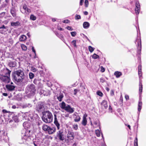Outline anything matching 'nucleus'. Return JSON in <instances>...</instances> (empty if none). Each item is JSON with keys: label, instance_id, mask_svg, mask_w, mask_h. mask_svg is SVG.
<instances>
[{"label": "nucleus", "instance_id": "obj_1", "mask_svg": "<svg viewBox=\"0 0 146 146\" xmlns=\"http://www.w3.org/2000/svg\"><path fill=\"white\" fill-rule=\"evenodd\" d=\"M13 79L18 82H21L24 78V73L21 70H18L15 71L13 76Z\"/></svg>", "mask_w": 146, "mask_h": 146}, {"label": "nucleus", "instance_id": "obj_2", "mask_svg": "<svg viewBox=\"0 0 146 146\" xmlns=\"http://www.w3.org/2000/svg\"><path fill=\"white\" fill-rule=\"evenodd\" d=\"M5 71V75L0 74V80L5 83H7L10 81L11 71L7 68Z\"/></svg>", "mask_w": 146, "mask_h": 146}, {"label": "nucleus", "instance_id": "obj_3", "mask_svg": "<svg viewBox=\"0 0 146 146\" xmlns=\"http://www.w3.org/2000/svg\"><path fill=\"white\" fill-rule=\"evenodd\" d=\"M42 119L45 123H50L52 121V115L49 111H46L43 113Z\"/></svg>", "mask_w": 146, "mask_h": 146}, {"label": "nucleus", "instance_id": "obj_4", "mask_svg": "<svg viewBox=\"0 0 146 146\" xmlns=\"http://www.w3.org/2000/svg\"><path fill=\"white\" fill-rule=\"evenodd\" d=\"M35 91V86L33 84H31L27 87L26 92L28 95L31 96L34 94Z\"/></svg>", "mask_w": 146, "mask_h": 146}, {"label": "nucleus", "instance_id": "obj_5", "mask_svg": "<svg viewBox=\"0 0 146 146\" xmlns=\"http://www.w3.org/2000/svg\"><path fill=\"white\" fill-rule=\"evenodd\" d=\"M56 138L60 141H63L65 139L64 133L62 130H60L57 132L56 135Z\"/></svg>", "mask_w": 146, "mask_h": 146}, {"label": "nucleus", "instance_id": "obj_6", "mask_svg": "<svg viewBox=\"0 0 146 146\" xmlns=\"http://www.w3.org/2000/svg\"><path fill=\"white\" fill-rule=\"evenodd\" d=\"M67 137L68 139L66 140V141L67 142H69V140H73L74 138L73 133L71 131H69L67 135Z\"/></svg>", "mask_w": 146, "mask_h": 146}, {"label": "nucleus", "instance_id": "obj_7", "mask_svg": "<svg viewBox=\"0 0 146 146\" xmlns=\"http://www.w3.org/2000/svg\"><path fill=\"white\" fill-rule=\"evenodd\" d=\"M7 137L6 134H5V131L0 130V141L2 140H4Z\"/></svg>", "mask_w": 146, "mask_h": 146}, {"label": "nucleus", "instance_id": "obj_8", "mask_svg": "<svg viewBox=\"0 0 146 146\" xmlns=\"http://www.w3.org/2000/svg\"><path fill=\"white\" fill-rule=\"evenodd\" d=\"M44 109V105L42 103L41 104H38L36 106V110L38 112L42 111Z\"/></svg>", "mask_w": 146, "mask_h": 146}, {"label": "nucleus", "instance_id": "obj_9", "mask_svg": "<svg viewBox=\"0 0 146 146\" xmlns=\"http://www.w3.org/2000/svg\"><path fill=\"white\" fill-rule=\"evenodd\" d=\"M65 110L70 113H72L74 111V108H72L68 105H67V107Z\"/></svg>", "mask_w": 146, "mask_h": 146}, {"label": "nucleus", "instance_id": "obj_10", "mask_svg": "<svg viewBox=\"0 0 146 146\" xmlns=\"http://www.w3.org/2000/svg\"><path fill=\"white\" fill-rule=\"evenodd\" d=\"M87 116V115L85 113L84 114L83 117V119L82 122V124L84 126H85L87 123V120L86 118V117Z\"/></svg>", "mask_w": 146, "mask_h": 146}, {"label": "nucleus", "instance_id": "obj_11", "mask_svg": "<svg viewBox=\"0 0 146 146\" xmlns=\"http://www.w3.org/2000/svg\"><path fill=\"white\" fill-rule=\"evenodd\" d=\"M54 123L56 126L57 129H60V124L58 122L56 118V114H54Z\"/></svg>", "mask_w": 146, "mask_h": 146}, {"label": "nucleus", "instance_id": "obj_12", "mask_svg": "<svg viewBox=\"0 0 146 146\" xmlns=\"http://www.w3.org/2000/svg\"><path fill=\"white\" fill-rule=\"evenodd\" d=\"M101 105L103 109H106L108 107L107 102L105 100L103 101L101 104Z\"/></svg>", "mask_w": 146, "mask_h": 146}, {"label": "nucleus", "instance_id": "obj_13", "mask_svg": "<svg viewBox=\"0 0 146 146\" xmlns=\"http://www.w3.org/2000/svg\"><path fill=\"white\" fill-rule=\"evenodd\" d=\"M135 43L137 44L138 48L141 49V42L140 39H137Z\"/></svg>", "mask_w": 146, "mask_h": 146}, {"label": "nucleus", "instance_id": "obj_14", "mask_svg": "<svg viewBox=\"0 0 146 146\" xmlns=\"http://www.w3.org/2000/svg\"><path fill=\"white\" fill-rule=\"evenodd\" d=\"M56 129L55 127L51 128L50 127L47 131L48 134H52L54 133L56 131Z\"/></svg>", "mask_w": 146, "mask_h": 146}, {"label": "nucleus", "instance_id": "obj_15", "mask_svg": "<svg viewBox=\"0 0 146 146\" xmlns=\"http://www.w3.org/2000/svg\"><path fill=\"white\" fill-rule=\"evenodd\" d=\"M6 87L7 89L9 91L13 90L15 88L14 86L10 84L7 85Z\"/></svg>", "mask_w": 146, "mask_h": 146}, {"label": "nucleus", "instance_id": "obj_16", "mask_svg": "<svg viewBox=\"0 0 146 146\" xmlns=\"http://www.w3.org/2000/svg\"><path fill=\"white\" fill-rule=\"evenodd\" d=\"M59 105L62 109L64 110L67 107V105H66V104L64 102H62L61 103H60Z\"/></svg>", "mask_w": 146, "mask_h": 146}, {"label": "nucleus", "instance_id": "obj_17", "mask_svg": "<svg viewBox=\"0 0 146 146\" xmlns=\"http://www.w3.org/2000/svg\"><path fill=\"white\" fill-rule=\"evenodd\" d=\"M11 25L13 27H17L21 25V23L18 21L16 22H11Z\"/></svg>", "mask_w": 146, "mask_h": 146}, {"label": "nucleus", "instance_id": "obj_18", "mask_svg": "<svg viewBox=\"0 0 146 146\" xmlns=\"http://www.w3.org/2000/svg\"><path fill=\"white\" fill-rule=\"evenodd\" d=\"M30 131H27L25 132V135H24L23 138L25 140L27 139L28 137L30 135L29 134V133L30 132Z\"/></svg>", "mask_w": 146, "mask_h": 146}, {"label": "nucleus", "instance_id": "obj_19", "mask_svg": "<svg viewBox=\"0 0 146 146\" xmlns=\"http://www.w3.org/2000/svg\"><path fill=\"white\" fill-rule=\"evenodd\" d=\"M50 127L47 125L44 124L42 125V128L43 130L44 131H47Z\"/></svg>", "mask_w": 146, "mask_h": 146}, {"label": "nucleus", "instance_id": "obj_20", "mask_svg": "<svg viewBox=\"0 0 146 146\" xmlns=\"http://www.w3.org/2000/svg\"><path fill=\"white\" fill-rule=\"evenodd\" d=\"M114 75L115 76L116 78H118L122 75V73L120 72L117 71L115 72Z\"/></svg>", "mask_w": 146, "mask_h": 146}, {"label": "nucleus", "instance_id": "obj_21", "mask_svg": "<svg viewBox=\"0 0 146 146\" xmlns=\"http://www.w3.org/2000/svg\"><path fill=\"white\" fill-rule=\"evenodd\" d=\"M83 26L84 28L87 29L89 27L90 24L88 22H85L83 23Z\"/></svg>", "mask_w": 146, "mask_h": 146}, {"label": "nucleus", "instance_id": "obj_22", "mask_svg": "<svg viewBox=\"0 0 146 146\" xmlns=\"http://www.w3.org/2000/svg\"><path fill=\"white\" fill-rule=\"evenodd\" d=\"M9 66L11 67H15L16 65V62H11L9 64Z\"/></svg>", "mask_w": 146, "mask_h": 146}, {"label": "nucleus", "instance_id": "obj_23", "mask_svg": "<svg viewBox=\"0 0 146 146\" xmlns=\"http://www.w3.org/2000/svg\"><path fill=\"white\" fill-rule=\"evenodd\" d=\"M26 39V36L24 35H21L19 38V40L20 41H25Z\"/></svg>", "mask_w": 146, "mask_h": 146}, {"label": "nucleus", "instance_id": "obj_24", "mask_svg": "<svg viewBox=\"0 0 146 146\" xmlns=\"http://www.w3.org/2000/svg\"><path fill=\"white\" fill-rule=\"evenodd\" d=\"M100 125L99 122L98 121H94V123L93 126L94 127H96L98 126H99Z\"/></svg>", "mask_w": 146, "mask_h": 146}, {"label": "nucleus", "instance_id": "obj_25", "mask_svg": "<svg viewBox=\"0 0 146 146\" xmlns=\"http://www.w3.org/2000/svg\"><path fill=\"white\" fill-rule=\"evenodd\" d=\"M142 105V102L140 101L139 102L138 104V110L139 111H140Z\"/></svg>", "mask_w": 146, "mask_h": 146}, {"label": "nucleus", "instance_id": "obj_26", "mask_svg": "<svg viewBox=\"0 0 146 146\" xmlns=\"http://www.w3.org/2000/svg\"><path fill=\"white\" fill-rule=\"evenodd\" d=\"M11 13L13 17L16 16V12L15 9L13 8L11 11Z\"/></svg>", "mask_w": 146, "mask_h": 146}, {"label": "nucleus", "instance_id": "obj_27", "mask_svg": "<svg viewBox=\"0 0 146 146\" xmlns=\"http://www.w3.org/2000/svg\"><path fill=\"white\" fill-rule=\"evenodd\" d=\"M135 11L137 15H138L140 11V8L135 7Z\"/></svg>", "mask_w": 146, "mask_h": 146}, {"label": "nucleus", "instance_id": "obj_28", "mask_svg": "<svg viewBox=\"0 0 146 146\" xmlns=\"http://www.w3.org/2000/svg\"><path fill=\"white\" fill-rule=\"evenodd\" d=\"M80 116L78 115H76V117L74 119V120L75 122H78L80 120Z\"/></svg>", "mask_w": 146, "mask_h": 146}, {"label": "nucleus", "instance_id": "obj_29", "mask_svg": "<svg viewBox=\"0 0 146 146\" xmlns=\"http://www.w3.org/2000/svg\"><path fill=\"white\" fill-rule=\"evenodd\" d=\"M142 90V85L141 82H139V91L140 92H141Z\"/></svg>", "mask_w": 146, "mask_h": 146}, {"label": "nucleus", "instance_id": "obj_30", "mask_svg": "<svg viewBox=\"0 0 146 146\" xmlns=\"http://www.w3.org/2000/svg\"><path fill=\"white\" fill-rule=\"evenodd\" d=\"M63 97V96L62 94H60L59 96L58 97V99L60 101H61Z\"/></svg>", "mask_w": 146, "mask_h": 146}, {"label": "nucleus", "instance_id": "obj_31", "mask_svg": "<svg viewBox=\"0 0 146 146\" xmlns=\"http://www.w3.org/2000/svg\"><path fill=\"white\" fill-rule=\"evenodd\" d=\"M21 47L22 49L23 50H26L27 49V46L24 44L21 45Z\"/></svg>", "mask_w": 146, "mask_h": 146}, {"label": "nucleus", "instance_id": "obj_32", "mask_svg": "<svg viewBox=\"0 0 146 146\" xmlns=\"http://www.w3.org/2000/svg\"><path fill=\"white\" fill-rule=\"evenodd\" d=\"M30 19L33 21L35 20L36 19V17L33 15H31L30 17Z\"/></svg>", "mask_w": 146, "mask_h": 146}, {"label": "nucleus", "instance_id": "obj_33", "mask_svg": "<svg viewBox=\"0 0 146 146\" xmlns=\"http://www.w3.org/2000/svg\"><path fill=\"white\" fill-rule=\"evenodd\" d=\"M95 133L96 135L98 137H99L100 136V131L98 130H96L95 131Z\"/></svg>", "mask_w": 146, "mask_h": 146}, {"label": "nucleus", "instance_id": "obj_34", "mask_svg": "<svg viewBox=\"0 0 146 146\" xmlns=\"http://www.w3.org/2000/svg\"><path fill=\"white\" fill-rule=\"evenodd\" d=\"M29 75V78L31 79H33L34 76V74L32 73H30Z\"/></svg>", "mask_w": 146, "mask_h": 146}, {"label": "nucleus", "instance_id": "obj_35", "mask_svg": "<svg viewBox=\"0 0 146 146\" xmlns=\"http://www.w3.org/2000/svg\"><path fill=\"white\" fill-rule=\"evenodd\" d=\"M31 106H32L30 104H27L25 105H24L23 106V108H26L27 107L30 108V107H31Z\"/></svg>", "mask_w": 146, "mask_h": 146}, {"label": "nucleus", "instance_id": "obj_36", "mask_svg": "<svg viewBox=\"0 0 146 146\" xmlns=\"http://www.w3.org/2000/svg\"><path fill=\"white\" fill-rule=\"evenodd\" d=\"M92 57L94 59H96L99 57V56L96 54H94L92 56Z\"/></svg>", "mask_w": 146, "mask_h": 146}, {"label": "nucleus", "instance_id": "obj_37", "mask_svg": "<svg viewBox=\"0 0 146 146\" xmlns=\"http://www.w3.org/2000/svg\"><path fill=\"white\" fill-rule=\"evenodd\" d=\"M134 146H138L137 138H135L134 142Z\"/></svg>", "mask_w": 146, "mask_h": 146}, {"label": "nucleus", "instance_id": "obj_38", "mask_svg": "<svg viewBox=\"0 0 146 146\" xmlns=\"http://www.w3.org/2000/svg\"><path fill=\"white\" fill-rule=\"evenodd\" d=\"M89 51L91 52H92L94 50V49L91 46H89L88 47Z\"/></svg>", "mask_w": 146, "mask_h": 146}, {"label": "nucleus", "instance_id": "obj_39", "mask_svg": "<svg viewBox=\"0 0 146 146\" xmlns=\"http://www.w3.org/2000/svg\"><path fill=\"white\" fill-rule=\"evenodd\" d=\"M76 41L75 40H74L72 41V44L75 47H76Z\"/></svg>", "mask_w": 146, "mask_h": 146}, {"label": "nucleus", "instance_id": "obj_40", "mask_svg": "<svg viewBox=\"0 0 146 146\" xmlns=\"http://www.w3.org/2000/svg\"><path fill=\"white\" fill-rule=\"evenodd\" d=\"M97 94L98 95L100 96H102L103 95V93L101 92L98 91L97 92Z\"/></svg>", "mask_w": 146, "mask_h": 146}, {"label": "nucleus", "instance_id": "obj_41", "mask_svg": "<svg viewBox=\"0 0 146 146\" xmlns=\"http://www.w3.org/2000/svg\"><path fill=\"white\" fill-rule=\"evenodd\" d=\"M73 128L75 130H76L78 129V125L77 124L74 125L73 126Z\"/></svg>", "mask_w": 146, "mask_h": 146}, {"label": "nucleus", "instance_id": "obj_42", "mask_svg": "<svg viewBox=\"0 0 146 146\" xmlns=\"http://www.w3.org/2000/svg\"><path fill=\"white\" fill-rule=\"evenodd\" d=\"M71 35L72 36H75L76 34V33L75 31L72 32L71 33Z\"/></svg>", "mask_w": 146, "mask_h": 146}, {"label": "nucleus", "instance_id": "obj_43", "mask_svg": "<svg viewBox=\"0 0 146 146\" xmlns=\"http://www.w3.org/2000/svg\"><path fill=\"white\" fill-rule=\"evenodd\" d=\"M88 0H85V5L86 7H88Z\"/></svg>", "mask_w": 146, "mask_h": 146}, {"label": "nucleus", "instance_id": "obj_44", "mask_svg": "<svg viewBox=\"0 0 146 146\" xmlns=\"http://www.w3.org/2000/svg\"><path fill=\"white\" fill-rule=\"evenodd\" d=\"M136 7L140 8V5L138 2H136L135 4Z\"/></svg>", "mask_w": 146, "mask_h": 146}, {"label": "nucleus", "instance_id": "obj_45", "mask_svg": "<svg viewBox=\"0 0 146 146\" xmlns=\"http://www.w3.org/2000/svg\"><path fill=\"white\" fill-rule=\"evenodd\" d=\"M81 18L80 15H76L75 16V19H79Z\"/></svg>", "mask_w": 146, "mask_h": 146}, {"label": "nucleus", "instance_id": "obj_46", "mask_svg": "<svg viewBox=\"0 0 146 146\" xmlns=\"http://www.w3.org/2000/svg\"><path fill=\"white\" fill-rule=\"evenodd\" d=\"M25 11L26 13H29L31 12V10L27 8L26 10H25Z\"/></svg>", "mask_w": 146, "mask_h": 146}, {"label": "nucleus", "instance_id": "obj_47", "mask_svg": "<svg viewBox=\"0 0 146 146\" xmlns=\"http://www.w3.org/2000/svg\"><path fill=\"white\" fill-rule=\"evenodd\" d=\"M138 74L139 76H141V69H138Z\"/></svg>", "mask_w": 146, "mask_h": 146}, {"label": "nucleus", "instance_id": "obj_48", "mask_svg": "<svg viewBox=\"0 0 146 146\" xmlns=\"http://www.w3.org/2000/svg\"><path fill=\"white\" fill-rule=\"evenodd\" d=\"M31 70L33 72H35L36 71V68L33 67H31Z\"/></svg>", "mask_w": 146, "mask_h": 146}, {"label": "nucleus", "instance_id": "obj_49", "mask_svg": "<svg viewBox=\"0 0 146 146\" xmlns=\"http://www.w3.org/2000/svg\"><path fill=\"white\" fill-rule=\"evenodd\" d=\"M66 29L68 30H70V31H72L73 30V29H72L71 27H70V26H68V27H67Z\"/></svg>", "mask_w": 146, "mask_h": 146}, {"label": "nucleus", "instance_id": "obj_50", "mask_svg": "<svg viewBox=\"0 0 146 146\" xmlns=\"http://www.w3.org/2000/svg\"><path fill=\"white\" fill-rule=\"evenodd\" d=\"M110 95L111 96H113L114 95V91L113 90L110 91Z\"/></svg>", "mask_w": 146, "mask_h": 146}, {"label": "nucleus", "instance_id": "obj_51", "mask_svg": "<svg viewBox=\"0 0 146 146\" xmlns=\"http://www.w3.org/2000/svg\"><path fill=\"white\" fill-rule=\"evenodd\" d=\"M63 23H67L69 22V21L68 20H64L63 21Z\"/></svg>", "mask_w": 146, "mask_h": 146}, {"label": "nucleus", "instance_id": "obj_52", "mask_svg": "<svg viewBox=\"0 0 146 146\" xmlns=\"http://www.w3.org/2000/svg\"><path fill=\"white\" fill-rule=\"evenodd\" d=\"M100 82L102 83H104L105 81V80L103 78H101L100 79Z\"/></svg>", "mask_w": 146, "mask_h": 146}, {"label": "nucleus", "instance_id": "obj_53", "mask_svg": "<svg viewBox=\"0 0 146 146\" xmlns=\"http://www.w3.org/2000/svg\"><path fill=\"white\" fill-rule=\"evenodd\" d=\"M101 72H104L105 71V69L102 66H101Z\"/></svg>", "mask_w": 146, "mask_h": 146}, {"label": "nucleus", "instance_id": "obj_54", "mask_svg": "<svg viewBox=\"0 0 146 146\" xmlns=\"http://www.w3.org/2000/svg\"><path fill=\"white\" fill-rule=\"evenodd\" d=\"M23 8L25 10H26L27 8V5L26 4H24L23 6Z\"/></svg>", "mask_w": 146, "mask_h": 146}, {"label": "nucleus", "instance_id": "obj_55", "mask_svg": "<svg viewBox=\"0 0 146 146\" xmlns=\"http://www.w3.org/2000/svg\"><path fill=\"white\" fill-rule=\"evenodd\" d=\"M74 95H76L77 92L78 91V90L76 89H74Z\"/></svg>", "mask_w": 146, "mask_h": 146}, {"label": "nucleus", "instance_id": "obj_56", "mask_svg": "<svg viewBox=\"0 0 146 146\" xmlns=\"http://www.w3.org/2000/svg\"><path fill=\"white\" fill-rule=\"evenodd\" d=\"M125 98L126 100H128L129 99V96L128 95H125Z\"/></svg>", "mask_w": 146, "mask_h": 146}, {"label": "nucleus", "instance_id": "obj_57", "mask_svg": "<svg viewBox=\"0 0 146 146\" xmlns=\"http://www.w3.org/2000/svg\"><path fill=\"white\" fill-rule=\"evenodd\" d=\"M32 51L36 55V51L35 49H34V47L33 46L32 47Z\"/></svg>", "mask_w": 146, "mask_h": 146}, {"label": "nucleus", "instance_id": "obj_58", "mask_svg": "<svg viewBox=\"0 0 146 146\" xmlns=\"http://www.w3.org/2000/svg\"><path fill=\"white\" fill-rule=\"evenodd\" d=\"M84 2V0H80V5H82V4Z\"/></svg>", "mask_w": 146, "mask_h": 146}, {"label": "nucleus", "instance_id": "obj_59", "mask_svg": "<svg viewBox=\"0 0 146 146\" xmlns=\"http://www.w3.org/2000/svg\"><path fill=\"white\" fill-rule=\"evenodd\" d=\"M120 100L121 101V102H123V97L122 95L121 94L120 97Z\"/></svg>", "mask_w": 146, "mask_h": 146}, {"label": "nucleus", "instance_id": "obj_60", "mask_svg": "<svg viewBox=\"0 0 146 146\" xmlns=\"http://www.w3.org/2000/svg\"><path fill=\"white\" fill-rule=\"evenodd\" d=\"M6 28L4 25H3L2 27H0V29H5Z\"/></svg>", "mask_w": 146, "mask_h": 146}, {"label": "nucleus", "instance_id": "obj_61", "mask_svg": "<svg viewBox=\"0 0 146 146\" xmlns=\"http://www.w3.org/2000/svg\"><path fill=\"white\" fill-rule=\"evenodd\" d=\"M3 95L4 96H7V94L6 93H3Z\"/></svg>", "mask_w": 146, "mask_h": 146}, {"label": "nucleus", "instance_id": "obj_62", "mask_svg": "<svg viewBox=\"0 0 146 146\" xmlns=\"http://www.w3.org/2000/svg\"><path fill=\"white\" fill-rule=\"evenodd\" d=\"M84 14L85 15H87L88 14V12L87 11H85L84 12Z\"/></svg>", "mask_w": 146, "mask_h": 146}, {"label": "nucleus", "instance_id": "obj_63", "mask_svg": "<svg viewBox=\"0 0 146 146\" xmlns=\"http://www.w3.org/2000/svg\"><path fill=\"white\" fill-rule=\"evenodd\" d=\"M141 69V65H139V69Z\"/></svg>", "mask_w": 146, "mask_h": 146}, {"label": "nucleus", "instance_id": "obj_64", "mask_svg": "<svg viewBox=\"0 0 146 146\" xmlns=\"http://www.w3.org/2000/svg\"><path fill=\"white\" fill-rule=\"evenodd\" d=\"M52 21L53 22H54L56 21V19L55 18H52Z\"/></svg>", "mask_w": 146, "mask_h": 146}]
</instances>
